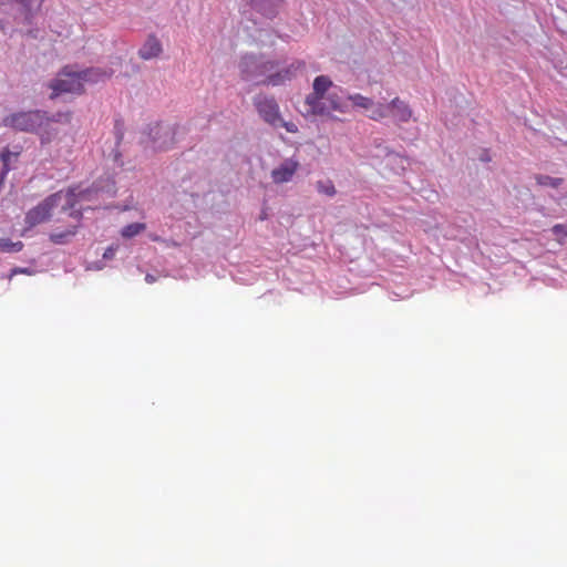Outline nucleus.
Segmentation results:
<instances>
[{
    "mask_svg": "<svg viewBox=\"0 0 567 567\" xmlns=\"http://www.w3.org/2000/svg\"><path fill=\"white\" fill-rule=\"evenodd\" d=\"M301 63L296 62L286 68H279L278 63L254 55H246L240 62V73L246 81H252L256 85H266L271 87L282 86L290 82L297 72L300 71Z\"/></svg>",
    "mask_w": 567,
    "mask_h": 567,
    "instance_id": "f257e3e1",
    "label": "nucleus"
},
{
    "mask_svg": "<svg viewBox=\"0 0 567 567\" xmlns=\"http://www.w3.org/2000/svg\"><path fill=\"white\" fill-rule=\"evenodd\" d=\"M89 190H79L78 187L69 188L65 192L59 190L30 209L28 214H25V224H28V227H34L38 224L48 221L51 217L52 209H54L61 200H63L62 210L69 212L70 217L79 221L82 218V208L76 206L79 203L89 198Z\"/></svg>",
    "mask_w": 567,
    "mask_h": 567,
    "instance_id": "f03ea898",
    "label": "nucleus"
},
{
    "mask_svg": "<svg viewBox=\"0 0 567 567\" xmlns=\"http://www.w3.org/2000/svg\"><path fill=\"white\" fill-rule=\"evenodd\" d=\"M107 76L105 73H100L95 70H84L74 72L70 66L63 68L59 76L51 81L50 89L51 99H56L61 94H82L84 82H97L101 78Z\"/></svg>",
    "mask_w": 567,
    "mask_h": 567,
    "instance_id": "7ed1b4c3",
    "label": "nucleus"
},
{
    "mask_svg": "<svg viewBox=\"0 0 567 567\" xmlns=\"http://www.w3.org/2000/svg\"><path fill=\"white\" fill-rule=\"evenodd\" d=\"M71 114H56L49 117L45 112L40 110L29 112H17L4 116L3 126L20 132H34L38 127H43L50 123H70Z\"/></svg>",
    "mask_w": 567,
    "mask_h": 567,
    "instance_id": "20e7f679",
    "label": "nucleus"
},
{
    "mask_svg": "<svg viewBox=\"0 0 567 567\" xmlns=\"http://www.w3.org/2000/svg\"><path fill=\"white\" fill-rule=\"evenodd\" d=\"M256 111L259 117L270 126H277L281 115H279V106L275 97L265 94H258L252 99Z\"/></svg>",
    "mask_w": 567,
    "mask_h": 567,
    "instance_id": "39448f33",
    "label": "nucleus"
},
{
    "mask_svg": "<svg viewBox=\"0 0 567 567\" xmlns=\"http://www.w3.org/2000/svg\"><path fill=\"white\" fill-rule=\"evenodd\" d=\"M306 106H308V114L311 115H329L333 111L340 113L344 112L343 103L340 97L333 93L316 97L315 103L306 101Z\"/></svg>",
    "mask_w": 567,
    "mask_h": 567,
    "instance_id": "423d86ee",
    "label": "nucleus"
},
{
    "mask_svg": "<svg viewBox=\"0 0 567 567\" xmlns=\"http://www.w3.org/2000/svg\"><path fill=\"white\" fill-rule=\"evenodd\" d=\"M349 101L352 103V106L368 111V117H370L371 121H382L386 118L388 111H390V106L386 104L374 102L371 97H365L359 93L349 95Z\"/></svg>",
    "mask_w": 567,
    "mask_h": 567,
    "instance_id": "0eeeda50",
    "label": "nucleus"
},
{
    "mask_svg": "<svg viewBox=\"0 0 567 567\" xmlns=\"http://www.w3.org/2000/svg\"><path fill=\"white\" fill-rule=\"evenodd\" d=\"M299 167L300 163L296 158H286L280 163V165L271 171V181H274V183L277 185L290 183Z\"/></svg>",
    "mask_w": 567,
    "mask_h": 567,
    "instance_id": "6e6552de",
    "label": "nucleus"
},
{
    "mask_svg": "<svg viewBox=\"0 0 567 567\" xmlns=\"http://www.w3.org/2000/svg\"><path fill=\"white\" fill-rule=\"evenodd\" d=\"M150 136L156 150H167L175 144V131L166 125L155 124L150 128Z\"/></svg>",
    "mask_w": 567,
    "mask_h": 567,
    "instance_id": "1a4fd4ad",
    "label": "nucleus"
},
{
    "mask_svg": "<svg viewBox=\"0 0 567 567\" xmlns=\"http://www.w3.org/2000/svg\"><path fill=\"white\" fill-rule=\"evenodd\" d=\"M249 9L266 18L276 17L284 6V0H246Z\"/></svg>",
    "mask_w": 567,
    "mask_h": 567,
    "instance_id": "9d476101",
    "label": "nucleus"
},
{
    "mask_svg": "<svg viewBox=\"0 0 567 567\" xmlns=\"http://www.w3.org/2000/svg\"><path fill=\"white\" fill-rule=\"evenodd\" d=\"M386 106L390 107L389 116H392L398 123H406L412 117V110L409 107V104L399 97H393Z\"/></svg>",
    "mask_w": 567,
    "mask_h": 567,
    "instance_id": "9b49d317",
    "label": "nucleus"
},
{
    "mask_svg": "<svg viewBox=\"0 0 567 567\" xmlns=\"http://www.w3.org/2000/svg\"><path fill=\"white\" fill-rule=\"evenodd\" d=\"M161 52H163V47L157 38H147L140 49V56L144 61H150L159 56Z\"/></svg>",
    "mask_w": 567,
    "mask_h": 567,
    "instance_id": "f8f14e48",
    "label": "nucleus"
},
{
    "mask_svg": "<svg viewBox=\"0 0 567 567\" xmlns=\"http://www.w3.org/2000/svg\"><path fill=\"white\" fill-rule=\"evenodd\" d=\"M331 80L327 75H318L312 82V93L308 95V102L313 103L316 97L328 94V90L331 87Z\"/></svg>",
    "mask_w": 567,
    "mask_h": 567,
    "instance_id": "ddd939ff",
    "label": "nucleus"
},
{
    "mask_svg": "<svg viewBox=\"0 0 567 567\" xmlns=\"http://www.w3.org/2000/svg\"><path fill=\"white\" fill-rule=\"evenodd\" d=\"M43 1L44 0H16L27 21H30L31 18L40 11Z\"/></svg>",
    "mask_w": 567,
    "mask_h": 567,
    "instance_id": "4468645a",
    "label": "nucleus"
},
{
    "mask_svg": "<svg viewBox=\"0 0 567 567\" xmlns=\"http://www.w3.org/2000/svg\"><path fill=\"white\" fill-rule=\"evenodd\" d=\"M28 133L37 134L38 137H40L41 145L50 144L58 136V130L54 128L53 126H51V123L43 127H38V130H35L33 132H28Z\"/></svg>",
    "mask_w": 567,
    "mask_h": 567,
    "instance_id": "2eb2a0df",
    "label": "nucleus"
},
{
    "mask_svg": "<svg viewBox=\"0 0 567 567\" xmlns=\"http://www.w3.org/2000/svg\"><path fill=\"white\" fill-rule=\"evenodd\" d=\"M74 234H76V226H72L71 228L64 231L51 233L50 241L55 245H64L68 241H70V238H72Z\"/></svg>",
    "mask_w": 567,
    "mask_h": 567,
    "instance_id": "dca6fc26",
    "label": "nucleus"
},
{
    "mask_svg": "<svg viewBox=\"0 0 567 567\" xmlns=\"http://www.w3.org/2000/svg\"><path fill=\"white\" fill-rule=\"evenodd\" d=\"M23 249L21 241H12L8 238L0 239V251L2 252H19Z\"/></svg>",
    "mask_w": 567,
    "mask_h": 567,
    "instance_id": "f3484780",
    "label": "nucleus"
},
{
    "mask_svg": "<svg viewBox=\"0 0 567 567\" xmlns=\"http://www.w3.org/2000/svg\"><path fill=\"white\" fill-rule=\"evenodd\" d=\"M316 190H318L319 194H323L329 197H332L336 194L334 185L331 179H319L316 182Z\"/></svg>",
    "mask_w": 567,
    "mask_h": 567,
    "instance_id": "a211bd4d",
    "label": "nucleus"
},
{
    "mask_svg": "<svg viewBox=\"0 0 567 567\" xmlns=\"http://www.w3.org/2000/svg\"><path fill=\"white\" fill-rule=\"evenodd\" d=\"M144 229H145V224H143V223L130 224V225L125 226L124 228H122V237H124L126 239H131V238L135 237L136 235H138L140 233L144 231Z\"/></svg>",
    "mask_w": 567,
    "mask_h": 567,
    "instance_id": "6ab92c4d",
    "label": "nucleus"
},
{
    "mask_svg": "<svg viewBox=\"0 0 567 567\" xmlns=\"http://www.w3.org/2000/svg\"><path fill=\"white\" fill-rule=\"evenodd\" d=\"M536 183L540 186L558 188L561 185V178H553L546 175L536 176Z\"/></svg>",
    "mask_w": 567,
    "mask_h": 567,
    "instance_id": "aec40b11",
    "label": "nucleus"
},
{
    "mask_svg": "<svg viewBox=\"0 0 567 567\" xmlns=\"http://www.w3.org/2000/svg\"><path fill=\"white\" fill-rule=\"evenodd\" d=\"M551 233L557 237L558 243H563V239L567 237V224H555L551 227Z\"/></svg>",
    "mask_w": 567,
    "mask_h": 567,
    "instance_id": "412c9836",
    "label": "nucleus"
},
{
    "mask_svg": "<svg viewBox=\"0 0 567 567\" xmlns=\"http://www.w3.org/2000/svg\"><path fill=\"white\" fill-rule=\"evenodd\" d=\"M278 126L285 128V131L289 133H297L298 131L297 125L293 122H285L282 121V118H280V122H278V125H276L275 127Z\"/></svg>",
    "mask_w": 567,
    "mask_h": 567,
    "instance_id": "4be33fe9",
    "label": "nucleus"
},
{
    "mask_svg": "<svg viewBox=\"0 0 567 567\" xmlns=\"http://www.w3.org/2000/svg\"><path fill=\"white\" fill-rule=\"evenodd\" d=\"M0 157H1V161H3V168H1V172H0V183H1L2 179H4V175L8 173V157H10V153L9 152L1 153Z\"/></svg>",
    "mask_w": 567,
    "mask_h": 567,
    "instance_id": "5701e85b",
    "label": "nucleus"
},
{
    "mask_svg": "<svg viewBox=\"0 0 567 567\" xmlns=\"http://www.w3.org/2000/svg\"><path fill=\"white\" fill-rule=\"evenodd\" d=\"M16 274H29V271L25 268H16L12 270V275Z\"/></svg>",
    "mask_w": 567,
    "mask_h": 567,
    "instance_id": "b1692460",
    "label": "nucleus"
},
{
    "mask_svg": "<svg viewBox=\"0 0 567 567\" xmlns=\"http://www.w3.org/2000/svg\"><path fill=\"white\" fill-rule=\"evenodd\" d=\"M156 281V277L152 275H146V282L147 284H154Z\"/></svg>",
    "mask_w": 567,
    "mask_h": 567,
    "instance_id": "393cba45",
    "label": "nucleus"
},
{
    "mask_svg": "<svg viewBox=\"0 0 567 567\" xmlns=\"http://www.w3.org/2000/svg\"><path fill=\"white\" fill-rule=\"evenodd\" d=\"M111 256H113V248L106 249V252L103 255L104 258H110Z\"/></svg>",
    "mask_w": 567,
    "mask_h": 567,
    "instance_id": "a878e982",
    "label": "nucleus"
},
{
    "mask_svg": "<svg viewBox=\"0 0 567 567\" xmlns=\"http://www.w3.org/2000/svg\"><path fill=\"white\" fill-rule=\"evenodd\" d=\"M6 32V27L3 24L2 21H0V33H4Z\"/></svg>",
    "mask_w": 567,
    "mask_h": 567,
    "instance_id": "bb28decb",
    "label": "nucleus"
}]
</instances>
